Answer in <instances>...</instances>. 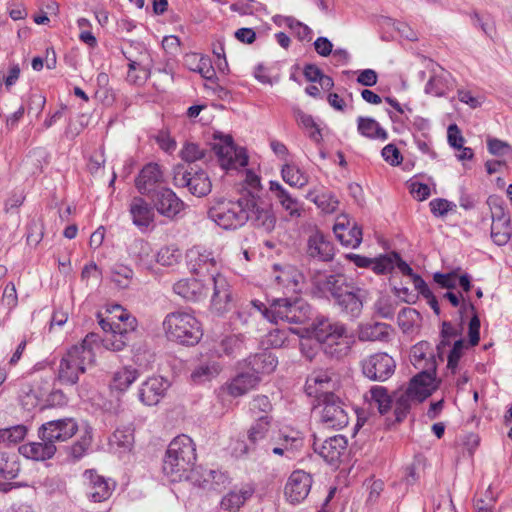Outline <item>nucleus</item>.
Listing matches in <instances>:
<instances>
[{
    "label": "nucleus",
    "instance_id": "nucleus-1",
    "mask_svg": "<svg viewBox=\"0 0 512 512\" xmlns=\"http://www.w3.org/2000/svg\"><path fill=\"white\" fill-rule=\"evenodd\" d=\"M312 283L322 293H329L339 311L347 317L360 316L365 300V291L349 282L344 274L316 273Z\"/></svg>",
    "mask_w": 512,
    "mask_h": 512
},
{
    "label": "nucleus",
    "instance_id": "nucleus-2",
    "mask_svg": "<svg viewBox=\"0 0 512 512\" xmlns=\"http://www.w3.org/2000/svg\"><path fill=\"white\" fill-rule=\"evenodd\" d=\"M100 336L97 333H88L81 343L72 346L62 357L58 378L62 383L74 385L79 376L86 371V366L95 362L94 348L99 344Z\"/></svg>",
    "mask_w": 512,
    "mask_h": 512
},
{
    "label": "nucleus",
    "instance_id": "nucleus-3",
    "mask_svg": "<svg viewBox=\"0 0 512 512\" xmlns=\"http://www.w3.org/2000/svg\"><path fill=\"white\" fill-rule=\"evenodd\" d=\"M196 459V446L193 440L187 435H179L167 448L162 466L163 473L171 482L181 481L185 473L192 469Z\"/></svg>",
    "mask_w": 512,
    "mask_h": 512
},
{
    "label": "nucleus",
    "instance_id": "nucleus-4",
    "mask_svg": "<svg viewBox=\"0 0 512 512\" xmlns=\"http://www.w3.org/2000/svg\"><path fill=\"white\" fill-rule=\"evenodd\" d=\"M251 305L270 322L275 324L279 322L305 324L311 316L310 305L301 298H278L272 301L269 308H266L259 301H252Z\"/></svg>",
    "mask_w": 512,
    "mask_h": 512
},
{
    "label": "nucleus",
    "instance_id": "nucleus-5",
    "mask_svg": "<svg viewBox=\"0 0 512 512\" xmlns=\"http://www.w3.org/2000/svg\"><path fill=\"white\" fill-rule=\"evenodd\" d=\"M163 329L169 340L186 346L197 344L203 335L200 322L186 311L168 313L163 321Z\"/></svg>",
    "mask_w": 512,
    "mask_h": 512
},
{
    "label": "nucleus",
    "instance_id": "nucleus-6",
    "mask_svg": "<svg viewBox=\"0 0 512 512\" xmlns=\"http://www.w3.org/2000/svg\"><path fill=\"white\" fill-rule=\"evenodd\" d=\"M252 204L246 200V194L237 200L218 199L208 210V218L225 230H235L248 222L245 209Z\"/></svg>",
    "mask_w": 512,
    "mask_h": 512
},
{
    "label": "nucleus",
    "instance_id": "nucleus-7",
    "mask_svg": "<svg viewBox=\"0 0 512 512\" xmlns=\"http://www.w3.org/2000/svg\"><path fill=\"white\" fill-rule=\"evenodd\" d=\"M110 312L114 314L113 318L118 320L114 325L116 332L105 335L100 341L107 350L117 352L123 350L131 341L137 328V320L120 305L113 306Z\"/></svg>",
    "mask_w": 512,
    "mask_h": 512
},
{
    "label": "nucleus",
    "instance_id": "nucleus-8",
    "mask_svg": "<svg viewBox=\"0 0 512 512\" xmlns=\"http://www.w3.org/2000/svg\"><path fill=\"white\" fill-rule=\"evenodd\" d=\"M128 61L127 81L131 84L142 85L151 75L152 58L149 51L142 45H130L123 51Z\"/></svg>",
    "mask_w": 512,
    "mask_h": 512
},
{
    "label": "nucleus",
    "instance_id": "nucleus-9",
    "mask_svg": "<svg viewBox=\"0 0 512 512\" xmlns=\"http://www.w3.org/2000/svg\"><path fill=\"white\" fill-rule=\"evenodd\" d=\"M271 420L269 415H262L257 418L247 432L248 443H239V455H247L250 452L261 450L269 452L273 442L271 434Z\"/></svg>",
    "mask_w": 512,
    "mask_h": 512
},
{
    "label": "nucleus",
    "instance_id": "nucleus-10",
    "mask_svg": "<svg viewBox=\"0 0 512 512\" xmlns=\"http://www.w3.org/2000/svg\"><path fill=\"white\" fill-rule=\"evenodd\" d=\"M320 408V420L331 429H342L349 423V416L344 402L334 393L322 395L320 401L316 404Z\"/></svg>",
    "mask_w": 512,
    "mask_h": 512
},
{
    "label": "nucleus",
    "instance_id": "nucleus-11",
    "mask_svg": "<svg viewBox=\"0 0 512 512\" xmlns=\"http://www.w3.org/2000/svg\"><path fill=\"white\" fill-rule=\"evenodd\" d=\"M173 183L176 187L188 188V191L196 197L206 196L212 188L211 180L205 171L193 168L187 170L182 165L174 169Z\"/></svg>",
    "mask_w": 512,
    "mask_h": 512
},
{
    "label": "nucleus",
    "instance_id": "nucleus-12",
    "mask_svg": "<svg viewBox=\"0 0 512 512\" xmlns=\"http://www.w3.org/2000/svg\"><path fill=\"white\" fill-rule=\"evenodd\" d=\"M213 150L223 169H237L245 167L248 164L246 150L241 147H236L233 138L229 135L221 137L220 141L214 144Z\"/></svg>",
    "mask_w": 512,
    "mask_h": 512
},
{
    "label": "nucleus",
    "instance_id": "nucleus-13",
    "mask_svg": "<svg viewBox=\"0 0 512 512\" xmlns=\"http://www.w3.org/2000/svg\"><path fill=\"white\" fill-rule=\"evenodd\" d=\"M362 373L372 381H386L395 371L396 363L393 357L384 352H378L361 361Z\"/></svg>",
    "mask_w": 512,
    "mask_h": 512
},
{
    "label": "nucleus",
    "instance_id": "nucleus-14",
    "mask_svg": "<svg viewBox=\"0 0 512 512\" xmlns=\"http://www.w3.org/2000/svg\"><path fill=\"white\" fill-rule=\"evenodd\" d=\"M78 423L72 417H65L43 423L38 428L39 439L49 440L51 443L66 442L78 431Z\"/></svg>",
    "mask_w": 512,
    "mask_h": 512
},
{
    "label": "nucleus",
    "instance_id": "nucleus-15",
    "mask_svg": "<svg viewBox=\"0 0 512 512\" xmlns=\"http://www.w3.org/2000/svg\"><path fill=\"white\" fill-rule=\"evenodd\" d=\"M313 484L312 475L304 470L293 471L284 487L286 500L293 505L303 502L309 495Z\"/></svg>",
    "mask_w": 512,
    "mask_h": 512
},
{
    "label": "nucleus",
    "instance_id": "nucleus-16",
    "mask_svg": "<svg viewBox=\"0 0 512 512\" xmlns=\"http://www.w3.org/2000/svg\"><path fill=\"white\" fill-rule=\"evenodd\" d=\"M213 293L210 300V311L223 316L233 306L232 292L226 277L220 273L212 274Z\"/></svg>",
    "mask_w": 512,
    "mask_h": 512
},
{
    "label": "nucleus",
    "instance_id": "nucleus-17",
    "mask_svg": "<svg viewBox=\"0 0 512 512\" xmlns=\"http://www.w3.org/2000/svg\"><path fill=\"white\" fill-rule=\"evenodd\" d=\"M83 479L88 498L96 503L109 499L116 487L115 481L99 475L94 470H86Z\"/></svg>",
    "mask_w": 512,
    "mask_h": 512
},
{
    "label": "nucleus",
    "instance_id": "nucleus-18",
    "mask_svg": "<svg viewBox=\"0 0 512 512\" xmlns=\"http://www.w3.org/2000/svg\"><path fill=\"white\" fill-rule=\"evenodd\" d=\"M186 260L189 271L198 276L212 273L217 265L213 251L200 245L193 246L187 251Z\"/></svg>",
    "mask_w": 512,
    "mask_h": 512
},
{
    "label": "nucleus",
    "instance_id": "nucleus-19",
    "mask_svg": "<svg viewBox=\"0 0 512 512\" xmlns=\"http://www.w3.org/2000/svg\"><path fill=\"white\" fill-rule=\"evenodd\" d=\"M246 200L251 202L252 206L246 210L248 214V221L253 226L261 228L265 232H271L275 228L276 217L272 208L259 201L258 197L252 193L246 194Z\"/></svg>",
    "mask_w": 512,
    "mask_h": 512
},
{
    "label": "nucleus",
    "instance_id": "nucleus-20",
    "mask_svg": "<svg viewBox=\"0 0 512 512\" xmlns=\"http://www.w3.org/2000/svg\"><path fill=\"white\" fill-rule=\"evenodd\" d=\"M148 198L151 199L153 207L160 215L170 219L176 217L185 207L184 202L176 193L166 186L157 189Z\"/></svg>",
    "mask_w": 512,
    "mask_h": 512
},
{
    "label": "nucleus",
    "instance_id": "nucleus-21",
    "mask_svg": "<svg viewBox=\"0 0 512 512\" xmlns=\"http://www.w3.org/2000/svg\"><path fill=\"white\" fill-rule=\"evenodd\" d=\"M348 441L343 435H335L324 441L314 439L313 449L327 463L336 464L346 454Z\"/></svg>",
    "mask_w": 512,
    "mask_h": 512
},
{
    "label": "nucleus",
    "instance_id": "nucleus-22",
    "mask_svg": "<svg viewBox=\"0 0 512 512\" xmlns=\"http://www.w3.org/2000/svg\"><path fill=\"white\" fill-rule=\"evenodd\" d=\"M164 175L157 163L146 164L135 179V187L141 195L149 197L163 188Z\"/></svg>",
    "mask_w": 512,
    "mask_h": 512
},
{
    "label": "nucleus",
    "instance_id": "nucleus-23",
    "mask_svg": "<svg viewBox=\"0 0 512 512\" xmlns=\"http://www.w3.org/2000/svg\"><path fill=\"white\" fill-rule=\"evenodd\" d=\"M338 241L346 247L357 248L362 242V229L348 215H339L333 226Z\"/></svg>",
    "mask_w": 512,
    "mask_h": 512
},
{
    "label": "nucleus",
    "instance_id": "nucleus-24",
    "mask_svg": "<svg viewBox=\"0 0 512 512\" xmlns=\"http://www.w3.org/2000/svg\"><path fill=\"white\" fill-rule=\"evenodd\" d=\"M435 377L434 366L430 364L427 371H420L410 380L406 390L416 401L422 402L437 389Z\"/></svg>",
    "mask_w": 512,
    "mask_h": 512
},
{
    "label": "nucleus",
    "instance_id": "nucleus-25",
    "mask_svg": "<svg viewBox=\"0 0 512 512\" xmlns=\"http://www.w3.org/2000/svg\"><path fill=\"white\" fill-rule=\"evenodd\" d=\"M154 209L143 197H133L129 203L132 223L142 232L149 230L155 221Z\"/></svg>",
    "mask_w": 512,
    "mask_h": 512
},
{
    "label": "nucleus",
    "instance_id": "nucleus-26",
    "mask_svg": "<svg viewBox=\"0 0 512 512\" xmlns=\"http://www.w3.org/2000/svg\"><path fill=\"white\" fill-rule=\"evenodd\" d=\"M306 255L316 261L330 262L334 258L335 248L322 232L316 231L307 239Z\"/></svg>",
    "mask_w": 512,
    "mask_h": 512
},
{
    "label": "nucleus",
    "instance_id": "nucleus-27",
    "mask_svg": "<svg viewBox=\"0 0 512 512\" xmlns=\"http://www.w3.org/2000/svg\"><path fill=\"white\" fill-rule=\"evenodd\" d=\"M173 291L187 302L197 303L206 299L208 288L195 278L180 279L173 285Z\"/></svg>",
    "mask_w": 512,
    "mask_h": 512
},
{
    "label": "nucleus",
    "instance_id": "nucleus-28",
    "mask_svg": "<svg viewBox=\"0 0 512 512\" xmlns=\"http://www.w3.org/2000/svg\"><path fill=\"white\" fill-rule=\"evenodd\" d=\"M168 387V381L162 377L148 378L139 389V399L147 406L157 405L165 396Z\"/></svg>",
    "mask_w": 512,
    "mask_h": 512
},
{
    "label": "nucleus",
    "instance_id": "nucleus-29",
    "mask_svg": "<svg viewBox=\"0 0 512 512\" xmlns=\"http://www.w3.org/2000/svg\"><path fill=\"white\" fill-rule=\"evenodd\" d=\"M335 387V381L332 379L328 371H314L311 373L305 384V391L308 396L315 397L316 401L319 402L322 395L326 393H333L332 390Z\"/></svg>",
    "mask_w": 512,
    "mask_h": 512
},
{
    "label": "nucleus",
    "instance_id": "nucleus-30",
    "mask_svg": "<svg viewBox=\"0 0 512 512\" xmlns=\"http://www.w3.org/2000/svg\"><path fill=\"white\" fill-rule=\"evenodd\" d=\"M40 440V442H28L22 444L18 448L19 453L25 458L34 461H45L51 459L57 451L56 445L46 439Z\"/></svg>",
    "mask_w": 512,
    "mask_h": 512
},
{
    "label": "nucleus",
    "instance_id": "nucleus-31",
    "mask_svg": "<svg viewBox=\"0 0 512 512\" xmlns=\"http://www.w3.org/2000/svg\"><path fill=\"white\" fill-rule=\"evenodd\" d=\"M346 332V327L343 324L325 319L315 327L314 334L318 342L331 346L338 344L339 340L346 336Z\"/></svg>",
    "mask_w": 512,
    "mask_h": 512
},
{
    "label": "nucleus",
    "instance_id": "nucleus-32",
    "mask_svg": "<svg viewBox=\"0 0 512 512\" xmlns=\"http://www.w3.org/2000/svg\"><path fill=\"white\" fill-rule=\"evenodd\" d=\"M273 270L276 273L274 276V281L290 291H297L300 283L303 282L304 276L299 269H297L293 265H283L279 264L273 265Z\"/></svg>",
    "mask_w": 512,
    "mask_h": 512
},
{
    "label": "nucleus",
    "instance_id": "nucleus-33",
    "mask_svg": "<svg viewBox=\"0 0 512 512\" xmlns=\"http://www.w3.org/2000/svg\"><path fill=\"white\" fill-rule=\"evenodd\" d=\"M277 358L268 351L249 356L244 360L243 366L257 376L272 373L277 367Z\"/></svg>",
    "mask_w": 512,
    "mask_h": 512
},
{
    "label": "nucleus",
    "instance_id": "nucleus-34",
    "mask_svg": "<svg viewBox=\"0 0 512 512\" xmlns=\"http://www.w3.org/2000/svg\"><path fill=\"white\" fill-rule=\"evenodd\" d=\"M302 445L303 440L299 436L298 432L286 434L280 431L277 437L273 436V442L270 451H272V453L275 455H286L290 458V454H294V452L299 450Z\"/></svg>",
    "mask_w": 512,
    "mask_h": 512
},
{
    "label": "nucleus",
    "instance_id": "nucleus-35",
    "mask_svg": "<svg viewBox=\"0 0 512 512\" xmlns=\"http://www.w3.org/2000/svg\"><path fill=\"white\" fill-rule=\"evenodd\" d=\"M410 362L416 369L427 371L430 364L434 366V372L437 369V363L431 344L427 341H421L411 348Z\"/></svg>",
    "mask_w": 512,
    "mask_h": 512
},
{
    "label": "nucleus",
    "instance_id": "nucleus-36",
    "mask_svg": "<svg viewBox=\"0 0 512 512\" xmlns=\"http://www.w3.org/2000/svg\"><path fill=\"white\" fill-rule=\"evenodd\" d=\"M261 378L249 370L239 372L227 385L228 393L233 397H240L254 389Z\"/></svg>",
    "mask_w": 512,
    "mask_h": 512
},
{
    "label": "nucleus",
    "instance_id": "nucleus-37",
    "mask_svg": "<svg viewBox=\"0 0 512 512\" xmlns=\"http://www.w3.org/2000/svg\"><path fill=\"white\" fill-rule=\"evenodd\" d=\"M44 385H48V382L41 380L22 386L20 401L25 409L31 410L40 405L42 399L47 394V389L43 387Z\"/></svg>",
    "mask_w": 512,
    "mask_h": 512
},
{
    "label": "nucleus",
    "instance_id": "nucleus-38",
    "mask_svg": "<svg viewBox=\"0 0 512 512\" xmlns=\"http://www.w3.org/2000/svg\"><path fill=\"white\" fill-rule=\"evenodd\" d=\"M269 190L291 217L301 216V204L279 182L270 181Z\"/></svg>",
    "mask_w": 512,
    "mask_h": 512
},
{
    "label": "nucleus",
    "instance_id": "nucleus-39",
    "mask_svg": "<svg viewBox=\"0 0 512 512\" xmlns=\"http://www.w3.org/2000/svg\"><path fill=\"white\" fill-rule=\"evenodd\" d=\"M397 267L403 275L411 277L414 272L412 268L400 257L399 253L391 252L388 254L380 255L375 266L376 274H386L391 272L394 267Z\"/></svg>",
    "mask_w": 512,
    "mask_h": 512
},
{
    "label": "nucleus",
    "instance_id": "nucleus-40",
    "mask_svg": "<svg viewBox=\"0 0 512 512\" xmlns=\"http://www.w3.org/2000/svg\"><path fill=\"white\" fill-rule=\"evenodd\" d=\"M130 256L143 269L153 268L155 256L151 244L143 239H137L130 247Z\"/></svg>",
    "mask_w": 512,
    "mask_h": 512
},
{
    "label": "nucleus",
    "instance_id": "nucleus-41",
    "mask_svg": "<svg viewBox=\"0 0 512 512\" xmlns=\"http://www.w3.org/2000/svg\"><path fill=\"white\" fill-rule=\"evenodd\" d=\"M245 350V339L241 334H232L223 337L215 346L214 351L218 356L235 357Z\"/></svg>",
    "mask_w": 512,
    "mask_h": 512
},
{
    "label": "nucleus",
    "instance_id": "nucleus-42",
    "mask_svg": "<svg viewBox=\"0 0 512 512\" xmlns=\"http://www.w3.org/2000/svg\"><path fill=\"white\" fill-rule=\"evenodd\" d=\"M357 131L360 135L369 139H379L382 141L388 139V133L371 117L359 116L357 118Z\"/></svg>",
    "mask_w": 512,
    "mask_h": 512
},
{
    "label": "nucleus",
    "instance_id": "nucleus-43",
    "mask_svg": "<svg viewBox=\"0 0 512 512\" xmlns=\"http://www.w3.org/2000/svg\"><path fill=\"white\" fill-rule=\"evenodd\" d=\"M365 397L370 401V405L376 406L380 414H385L390 409L392 404L388 390L384 386H372L369 390V398L368 395Z\"/></svg>",
    "mask_w": 512,
    "mask_h": 512
},
{
    "label": "nucleus",
    "instance_id": "nucleus-44",
    "mask_svg": "<svg viewBox=\"0 0 512 512\" xmlns=\"http://www.w3.org/2000/svg\"><path fill=\"white\" fill-rule=\"evenodd\" d=\"M138 376L139 373L137 369L133 367H123L113 374L110 386L115 390L121 392L125 391L136 381Z\"/></svg>",
    "mask_w": 512,
    "mask_h": 512
},
{
    "label": "nucleus",
    "instance_id": "nucleus-45",
    "mask_svg": "<svg viewBox=\"0 0 512 512\" xmlns=\"http://www.w3.org/2000/svg\"><path fill=\"white\" fill-rule=\"evenodd\" d=\"M283 180L292 187L302 188L308 184L309 177L295 164L285 163L281 168Z\"/></svg>",
    "mask_w": 512,
    "mask_h": 512
},
{
    "label": "nucleus",
    "instance_id": "nucleus-46",
    "mask_svg": "<svg viewBox=\"0 0 512 512\" xmlns=\"http://www.w3.org/2000/svg\"><path fill=\"white\" fill-rule=\"evenodd\" d=\"M450 74L445 72L439 75H433L425 86V92L437 97L446 95L451 88Z\"/></svg>",
    "mask_w": 512,
    "mask_h": 512
},
{
    "label": "nucleus",
    "instance_id": "nucleus-47",
    "mask_svg": "<svg viewBox=\"0 0 512 512\" xmlns=\"http://www.w3.org/2000/svg\"><path fill=\"white\" fill-rule=\"evenodd\" d=\"M391 326L386 323L375 322L367 324L360 332L361 340L386 341L389 338Z\"/></svg>",
    "mask_w": 512,
    "mask_h": 512
},
{
    "label": "nucleus",
    "instance_id": "nucleus-48",
    "mask_svg": "<svg viewBox=\"0 0 512 512\" xmlns=\"http://www.w3.org/2000/svg\"><path fill=\"white\" fill-rule=\"evenodd\" d=\"M253 494L252 489H240L239 491H230L222 498L221 507L224 510L235 512L245 501Z\"/></svg>",
    "mask_w": 512,
    "mask_h": 512
},
{
    "label": "nucleus",
    "instance_id": "nucleus-49",
    "mask_svg": "<svg viewBox=\"0 0 512 512\" xmlns=\"http://www.w3.org/2000/svg\"><path fill=\"white\" fill-rule=\"evenodd\" d=\"M306 198L315 203L324 213L328 214L335 212L339 206L337 197L331 192H324L316 195L314 192L310 191Z\"/></svg>",
    "mask_w": 512,
    "mask_h": 512
},
{
    "label": "nucleus",
    "instance_id": "nucleus-50",
    "mask_svg": "<svg viewBox=\"0 0 512 512\" xmlns=\"http://www.w3.org/2000/svg\"><path fill=\"white\" fill-rule=\"evenodd\" d=\"M182 259L181 250L175 245L162 247L155 256V261L162 266L173 267Z\"/></svg>",
    "mask_w": 512,
    "mask_h": 512
},
{
    "label": "nucleus",
    "instance_id": "nucleus-51",
    "mask_svg": "<svg viewBox=\"0 0 512 512\" xmlns=\"http://www.w3.org/2000/svg\"><path fill=\"white\" fill-rule=\"evenodd\" d=\"M487 205L490 208L492 225L495 223H510V217L505 211L502 197L490 195L487 198Z\"/></svg>",
    "mask_w": 512,
    "mask_h": 512
},
{
    "label": "nucleus",
    "instance_id": "nucleus-52",
    "mask_svg": "<svg viewBox=\"0 0 512 512\" xmlns=\"http://www.w3.org/2000/svg\"><path fill=\"white\" fill-rule=\"evenodd\" d=\"M133 443L134 435L129 428L116 429L109 440V444L112 448L122 449L123 451H129Z\"/></svg>",
    "mask_w": 512,
    "mask_h": 512
},
{
    "label": "nucleus",
    "instance_id": "nucleus-53",
    "mask_svg": "<svg viewBox=\"0 0 512 512\" xmlns=\"http://www.w3.org/2000/svg\"><path fill=\"white\" fill-rule=\"evenodd\" d=\"M295 118L299 125L309 131V137L313 141L318 143L322 140L321 131L311 115L297 109L295 111Z\"/></svg>",
    "mask_w": 512,
    "mask_h": 512
},
{
    "label": "nucleus",
    "instance_id": "nucleus-54",
    "mask_svg": "<svg viewBox=\"0 0 512 512\" xmlns=\"http://www.w3.org/2000/svg\"><path fill=\"white\" fill-rule=\"evenodd\" d=\"M398 325L404 333L413 331L420 320V313L410 307H405L398 313Z\"/></svg>",
    "mask_w": 512,
    "mask_h": 512
},
{
    "label": "nucleus",
    "instance_id": "nucleus-55",
    "mask_svg": "<svg viewBox=\"0 0 512 512\" xmlns=\"http://www.w3.org/2000/svg\"><path fill=\"white\" fill-rule=\"evenodd\" d=\"M27 432L28 429L23 424L2 428L0 429V443L16 444L26 437Z\"/></svg>",
    "mask_w": 512,
    "mask_h": 512
},
{
    "label": "nucleus",
    "instance_id": "nucleus-56",
    "mask_svg": "<svg viewBox=\"0 0 512 512\" xmlns=\"http://www.w3.org/2000/svg\"><path fill=\"white\" fill-rule=\"evenodd\" d=\"M281 23H283L286 27H288L296 37L303 41H310L312 39V30L305 25L304 23L298 21L292 16L282 17Z\"/></svg>",
    "mask_w": 512,
    "mask_h": 512
},
{
    "label": "nucleus",
    "instance_id": "nucleus-57",
    "mask_svg": "<svg viewBox=\"0 0 512 512\" xmlns=\"http://www.w3.org/2000/svg\"><path fill=\"white\" fill-rule=\"evenodd\" d=\"M220 370V366L215 362L201 364L192 372L191 378L196 383L209 381L217 376Z\"/></svg>",
    "mask_w": 512,
    "mask_h": 512
},
{
    "label": "nucleus",
    "instance_id": "nucleus-58",
    "mask_svg": "<svg viewBox=\"0 0 512 512\" xmlns=\"http://www.w3.org/2000/svg\"><path fill=\"white\" fill-rule=\"evenodd\" d=\"M134 272L128 266L119 264L115 265L111 272L112 281L119 288H127L133 278Z\"/></svg>",
    "mask_w": 512,
    "mask_h": 512
},
{
    "label": "nucleus",
    "instance_id": "nucleus-59",
    "mask_svg": "<svg viewBox=\"0 0 512 512\" xmlns=\"http://www.w3.org/2000/svg\"><path fill=\"white\" fill-rule=\"evenodd\" d=\"M20 471L18 463L10 459L9 455L0 451V477L4 479H14Z\"/></svg>",
    "mask_w": 512,
    "mask_h": 512
},
{
    "label": "nucleus",
    "instance_id": "nucleus-60",
    "mask_svg": "<svg viewBox=\"0 0 512 512\" xmlns=\"http://www.w3.org/2000/svg\"><path fill=\"white\" fill-rule=\"evenodd\" d=\"M415 399L405 390L400 393L394 403V414L397 422H401L410 410L411 402Z\"/></svg>",
    "mask_w": 512,
    "mask_h": 512
},
{
    "label": "nucleus",
    "instance_id": "nucleus-61",
    "mask_svg": "<svg viewBox=\"0 0 512 512\" xmlns=\"http://www.w3.org/2000/svg\"><path fill=\"white\" fill-rule=\"evenodd\" d=\"M180 157L187 163H194L206 157V151L196 143H185L180 151Z\"/></svg>",
    "mask_w": 512,
    "mask_h": 512
},
{
    "label": "nucleus",
    "instance_id": "nucleus-62",
    "mask_svg": "<svg viewBox=\"0 0 512 512\" xmlns=\"http://www.w3.org/2000/svg\"><path fill=\"white\" fill-rule=\"evenodd\" d=\"M491 238L498 246L507 244L511 238L510 223H495L491 225Z\"/></svg>",
    "mask_w": 512,
    "mask_h": 512
},
{
    "label": "nucleus",
    "instance_id": "nucleus-63",
    "mask_svg": "<svg viewBox=\"0 0 512 512\" xmlns=\"http://www.w3.org/2000/svg\"><path fill=\"white\" fill-rule=\"evenodd\" d=\"M43 235V223L39 219H32L27 226V243L32 246H37L41 242Z\"/></svg>",
    "mask_w": 512,
    "mask_h": 512
},
{
    "label": "nucleus",
    "instance_id": "nucleus-64",
    "mask_svg": "<svg viewBox=\"0 0 512 512\" xmlns=\"http://www.w3.org/2000/svg\"><path fill=\"white\" fill-rule=\"evenodd\" d=\"M432 214L436 217H444L456 208V205L446 199L436 198L429 203Z\"/></svg>",
    "mask_w": 512,
    "mask_h": 512
}]
</instances>
